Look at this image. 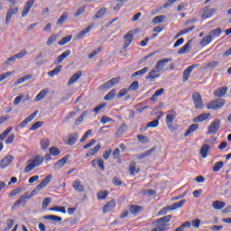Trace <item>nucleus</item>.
Wrapping results in <instances>:
<instances>
[{
	"label": "nucleus",
	"instance_id": "473e14b6",
	"mask_svg": "<svg viewBox=\"0 0 231 231\" xmlns=\"http://www.w3.org/2000/svg\"><path fill=\"white\" fill-rule=\"evenodd\" d=\"M106 13L107 8L103 7L97 12V14L93 16V19H101V17H104V15H106Z\"/></svg>",
	"mask_w": 231,
	"mask_h": 231
},
{
	"label": "nucleus",
	"instance_id": "f8f14e48",
	"mask_svg": "<svg viewBox=\"0 0 231 231\" xmlns=\"http://www.w3.org/2000/svg\"><path fill=\"white\" fill-rule=\"evenodd\" d=\"M14 162V156L7 155L0 161V169H6Z\"/></svg>",
	"mask_w": 231,
	"mask_h": 231
},
{
	"label": "nucleus",
	"instance_id": "49530a36",
	"mask_svg": "<svg viewBox=\"0 0 231 231\" xmlns=\"http://www.w3.org/2000/svg\"><path fill=\"white\" fill-rule=\"evenodd\" d=\"M47 93L48 91H46V89L41 90V92L34 98L35 102H41V100L46 97Z\"/></svg>",
	"mask_w": 231,
	"mask_h": 231
},
{
	"label": "nucleus",
	"instance_id": "a18cd8bd",
	"mask_svg": "<svg viewBox=\"0 0 231 231\" xmlns=\"http://www.w3.org/2000/svg\"><path fill=\"white\" fill-rule=\"evenodd\" d=\"M71 39H73V35H67L65 37H63L59 42L58 44L60 46H64V44H68V42H69V41H71Z\"/></svg>",
	"mask_w": 231,
	"mask_h": 231
},
{
	"label": "nucleus",
	"instance_id": "0eeeda50",
	"mask_svg": "<svg viewBox=\"0 0 231 231\" xmlns=\"http://www.w3.org/2000/svg\"><path fill=\"white\" fill-rule=\"evenodd\" d=\"M192 100L196 109H203V99L201 98V94H199V92H194L192 94Z\"/></svg>",
	"mask_w": 231,
	"mask_h": 231
},
{
	"label": "nucleus",
	"instance_id": "f03ea898",
	"mask_svg": "<svg viewBox=\"0 0 231 231\" xmlns=\"http://www.w3.org/2000/svg\"><path fill=\"white\" fill-rule=\"evenodd\" d=\"M176 116H177V114H176V110L174 109L169 110L166 115V125L170 131H174V125L172 124H174V120H176Z\"/></svg>",
	"mask_w": 231,
	"mask_h": 231
},
{
	"label": "nucleus",
	"instance_id": "aec40b11",
	"mask_svg": "<svg viewBox=\"0 0 231 231\" xmlns=\"http://www.w3.org/2000/svg\"><path fill=\"white\" fill-rule=\"evenodd\" d=\"M226 91H228V88H226V87L218 88L217 89H216L214 91V95H215V97L221 98V97H225V95H226Z\"/></svg>",
	"mask_w": 231,
	"mask_h": 231
},
{
	"label": "nucleus",
	"instance_id": "774afa93",
	"mask_svg": "<svg viewBox=\"0 0 231 231\" xmlns=\"http://www.w3.org/2000/svg\"><path fill=\"white\" fill-rule=\"evenodd\" d=\"M28 51L26 50H23L20 52H18L17 54H14V57L16 59H23V57H24V55H27Z\"/></svg>",
	"mask_w": 231,
	"mask_h": 231
},
{
	"label": "nucleus",
	"instance_id": "dca6fc26",
	"mask_svg": "<svg viewBox=\"0 0 231 231\" xmlns=\"http://www.w3.org/2000/svg\"><path fill=\"white\" fill-rule=\"evenodd\" d=\"M129 212L134 216H138L141 212H143V207L138 205H131L129 207Z\"/></svg>",
	"mask_w": 231,
	"mask_h": 231
},
{
	"label": "nucleus",
	"instance_id": "c9c22d12",
	"mask_svg": "<svg viewBox=\"0 0 231 231\" xmlns=\"http://www.w3.org/2000/svg\"><path fill=\"white\" fill-rule=\"evenodd\" d=\"M30 79H32V75H31V74L25 75V76H23V77L18 79L14 82V87H17V86H19V84H23V82H26V80H30Z\"/></svg>",
	"mask_w": 231,
	"mask_h": 231
},
{
	"label": "nucleus",
	"instance_id": "0e129e2a",
	"mask_svg": "<svg viewBox=\"0 0 231 231\" xmlns=\"http://www.w3.org/2000/svg\"><path fill=\"white\" fill-rule=\"evenodd\" d=\"M50 210H54L56 212H61L62 214H66V208L64 207L55 206L53 208H51Z\"/></svg>",
	"mask_w": 231,
	"mask_h": 231
},
{
	"label": "nucleus",
	"instance_id": "79ce46f5",
	"mask_svg": "<svg viewBox=\"0 0 231 231\" xmlns=\"http://www.w3.org/2000/svg\"><path fill=\"white\" fill-rule=\"evenodd\" d=\"M41 147L43 151H46L50 147V139L43 138L40 141Z\"/></svg>",
	"mask_w": 231,
	"mask_h": 231
},
{
	"label": "nucleus",
	"instance_id": "e433bc0d",
	"mask_svg": "<svg viewBox=\"0 0 231 231\" xmlns=\"http://www.w3.org/2000/svg\"><path fill=\"white\" fill-rule=\"evenodd\" d=\"M194 28H196V26L192 25L190 27H188L184 30L180 31L176 35H175V39H178V37H181V35H185V33H189V32H192V30H194Z\"/></svg>",
	"mask_w": 231,
	"mask_h": 231
},
{
	"label": "nucleus",
	"instance_id": "a878e982",
	"mask_svg": "<svg viewBox=\"0 0 231 231\" xmlns=\"http://www.w3.org/2000/svg\"><path fill=\"white\" fill-rule=\"evenodd\" d=\"M226 206V204L220 200H216V201H213L212 203V207L213 208H215V210H221V208H225Z\"/></svg>",
	"mask_w": 231,
	"mask_h": 231
},
{
	"label": "nucleus",
	"instance_id": "2f4dec72",
	"mask_svg": "<svg viewBox=\"0 0 231 231\" xmlns=\"http://www.w3.org/2000/svg\"><path fill=\"white\" fill-rule=\"evenodd\" d=\"M43 219H46L47 221H54L55 223L62 221V217L55 215L43 216Z\"/></svg>",
	"mask_w": 231,
	"mask_h": 231
},
{
	"label": "nucleus",
	"instance_id": "69168bd1",
	"mask_svg": "<svg viewBox=\"0 0 231 231\" xmlns=\"http://www.w3.org/2000/svg\"><path fill=\"white\" fill-rule=\"evenodd\" d=\"M138 88H140V84L138 83V81H134L128 88V89L130 91H136V89H138Z\"/></svg>",
	"mask_w": 231,
	"mask_h": 231
},
{
	"label": "nucleus",
	"instance_id": "5fc2aeb1",
	"mask_svg": "<svg viewBox=\"0 0 231 231\" xmlns=\"http://www.w3.org/2000/svg\"><path fill=\"white\" fill-rule=\"evenodd\" d=\"M88 115V111H84L82 114H81V116L78 117L74 124L75 125H79V124H82V122H84V117Z\"/></svg>",
	"mask_w": 231,
	"mask_h": 231
},
{
	"label": "nucleus",
	"instance_id": "8fccbe9b",
	"mask_svg": "<svg viewBox=\"0 0 231 231\" xmlns=\"http://www.w3.org/2000/svg\"><path fill=\"white\" fill-rule=\"evenodd\" d=\"M97 199H106V198L109 196V191H107V189H105L103 191H98L97 193Z\"/></svg>",
	"mask_w": 231,
	"mask_h": 231
},
{
	"label": "nucleus",
	"instance_id": "c756f323",
	"mask_svg": "<svg viewBox=\"0 0 231 231\" xmlns=\"http://www.w3.org/2000/svg\"><path fill=\"white\" fill-rule=\"evenodd\" d=\"M219 66V62L216 60L208 61L204 64V69H214V68H217Z\"/></svg>",
	"mask_w": 231,
	"mask_h": 231
},
{
	"label": "nucleus",
	"instance_id": "de8ad7c7",
	"mask_svg": "<svg viewBox=\"0 0 231 231\" xmlns=\"http://www.w3.org/2000/svg\"><path fill=\"white\" fill-rule=\"evenodd\" d=\"M225 163L222 161L217 162L213 166V172H219L223 169Z\"/></svg>",
	"mask_w": 231,
	"mask_h": 231
},
{
	"label": "nucleus",
	"instance_id": "603ef678",
	"mask_svg": "<svg viewBox=\"0 0 231 231\" xmlns=\"http://www.w3.org/2000/svg\"><path fill=\"white\" fill-rule=\"evenodd\" d=\"M57 37H59V34H51L49 39L47 40V46H51L57 41Z\"/></svg>",
	"mask_w": 231,
	"mask_h": 231
},
{
	"label": "nucleus",
	"instance_id": "ea45409f",
	"mask_svg": "<svg viewBox=\"0 0 231 231\" xmlns=\"http://www.w3.org/2000/svg\"><path fill=\"white\" fill-rule=\"evenodd\" d=\"M210 42H212V36L209 34L202 38L199 44L200 46H208V44H210Z\"/></svg>",
	"mask_w": 231,
	"mask_h": 231
},
{
	"label": "nucleus",
	"instance_id": "a19ab883",
	"mask_svg": "<svg viewBox=\"0 0 231 231\" xmlns=\"http://www.w3.org/2000/svg\"><path fill=\"white\" fill-rule=\"evenodd\" d=\"M129 172L131 176H134V172H140V169L136 170V162H130Z\"/></svg>",
	"mask_w": 231,
	"mask_h": 231
},
{
	"label": "nucleus",
	"instance_id": "37998d69",
	"mask_svg": "<svg viewBox=\"0 0 231 231\" xmlns=\"http://www.w3.org/2000/svg\"><path fill=\"white\" fill-rule=\"evenodd\" d=\"M172 217V215H167L165 217H162L159 219H157V221L155 223H162V225H167V223H169V221H171Z\"/></svg>",
	"mask_w": 231,
	"mask_h": 231
},
{
	"label": "nucleus",
	"instance_id": "9d476101",
	"mask_svg": "<svg viewBox=\"0 0 231 231\" xmlns=\"http://www.w3.org/2000/svg\"><path fill=\"white\" fill-rule=\"evenodd\" d=\"M123 39H124L123 49L127 50V48H129V46L131 45V42H133V39H134V35H133L131 32H128L124 35Z\"/></svg>",
	"mask_w": 231,
	"mask_h": 231
},
{
	"label": "nucleus",
	"instance_id": "7ed1b4c3",
	"mask_svg": "<svg viewBox=\"0 0 231 231\" xmlns=\"http://www.w3.org/2000/svg\"><path fill=\"white\" fill-rule=\"evenodd\" d=\"M185 203H187L186 199H182L179 202H175L171 206H168V207H165L162 209H161L159 214L161 216H165V214H167V212H169L171 210H177V208H181V206L185 205Z\"/></svg>",
	"mask_w": 231,
	"mask_h": 231
},
{
	"label": "nucleus",
	"instance_id": "a211bd4d",
	"mask_svg": "<svg viewBox=\"0 0 231 231\" xmlns=\"http://www.w3.org/2000/svg\"><path fill=\"white\" fill-rule=\"evenodd\" d=\"M116 207V203L115 202V200H110L104 206L103 214H107V212H111V210H113V208H115Z\"/></svg>",
	"mask_w": 231,
	"mask_h": 231
},
{
	"label": "nucleus",
	"instance_id": "ddd939ff",
	"mask_svg": "<svg viewBox=\"0 0 231 231\" xmlns=\"http://www.w3.org/2000/svg\"><path fill=\"white\" fill-rule=\"evenodd\" d=\"M39 115V110L34 111L32 114H31L28 117H26L22 123L19 124V127H26L33 118H35Z\"/></svg>",
	"mask_w": 231,
	"mask_h": 231
},
{
	"label": "nucleus",
	"instance_id": "864d4df0",
	"mask_svg": "<svg viewBox=\"0 0 231 231\" xmlns=\"http://www.w3.org/2000/svg\"><path fill=\"white\" fill-rule=\"evenodd\" d=\"M163 21H165V15H158L152 19V23L153 24H158L159 23H163Z\"/></svg>",
	"mask_w": 231,
	"mask_h": 231
},
{
	"label": "nucleus",
	"instance_id": "13d9d810",
	"mask_svg": "<svg viewBox=\"0 0 231 231\" xmlns=\"http://www.w3.org/2000/svg\"><path fill=\"white\" fill-rule=\"evenodd\" d=\"M86 12V5H81L79 8L77 9V11L74 14V17H79L82 15Z\"/></svg>",
	"mask_w": 231,
	"mask_h": 231
},
{
	"label": "nucleus",
	"instance_id": "5701e85b",
	"mask_svg": "<svg viewBox=\"0 0 231 231\" xmlns=\"http://www.w3.org/2000/svg\"><path fill=\"white\" fill-rule=\"evenodd\" d=\"M156 69H152L148 75L145 77L146 80H154V79H159L160 74Z\"/></svg>",
	"mask_w": 231,
	"mask_h": 231
},
{
	"label": "nucleus",
	"instance_id": "6e6d98bb",
	"mask_svg": "<svg viewBox=\"0 0 231 231\" xmlns=\"http://www.w3.org/2000/svg\"><path fill=\"white\" fill-rule=\"evenodd\" d=\"M185 228H190V222L189 221L184 222L183 224H181V226L177 227L175 231H184Z\"/></svg>",
	"mask_w": 231,
	"mask_h": 231
},
{
	"label": "nucleus",
	"instance_id": "7c9ffc66",
	"mask_svg": "<svg viewBox=\"0 0 231 231\" xmlns=\"http://www.w3.org/2000/svg\"><path fill=\"white\" fill-rule=\"evenodd\" d=\"M208 151H210V145H208V143L203 144L200 148V155L202 156V158H206L208 156Z\"/></svg>",
	"mask_w": 231,
	"mask_h": 231
},
{
	"label": "nucleus",
	"instance_id": "bb28decb",
	"mask_svg": "<svg viewBox=\"0 0 231 231\" xmlns=\"http://www.w3.org/2000/svg\"><path fill=\"white\" fill-rule=\"evenodd\" d=\"M127 131V125L123 123L116 132V136L118 138L119 136H122L125 132Z\"/></svg>",
	"mask_w": 231,
	"mask_h": 231
},
{
	"label": "nucleus",
	"instance_id": "c85d7f7f",
	"mask_svg": "<svg viewBox=\"0 0 231 231\" xmlns=\"http://www.w3.org/2000/svg\"><path fill=\"white\" fill-rule=\"evenodd\" d=\"M91 28H93V24L88 25L87 28H85L81 32H79L77 34L76 39H82V37H84V35H86V33H89V32H91Z\"/></svg>",
	"mask_w": 231,
	"mask_h": 231
},
{
	"label": "nucleus",
	"instance_id": "6e6552de",
	"mask_svg": "<svg viewBox=\"0 0 231 231\" xmlns=\"http://www.w3.org/2000/svg\"><path fill=\"white\" fill-rule=\"evenodd\" d=\"M52 178L53 177L51 175H47L42 180V182L36 186V188L32 190V192H39L40 190H42V189H44V187H46V185H48L50 181H51Z\"/></svg>",
	"mask_w": 231,
	"mask_h": 231
},
{
	"label": "nucleus",
	"instance_id": "3c124183",
	"mask_svg": "<svg viewBox=\"0 0 231 231\" xmlns=\"http://www.w3.org/2000/svg\"><path fill=\"white\" fill-rule=\"evenodd\" d=\"M148 71H149V67H144L141 70H138L134 74H132V77H140V75H145V73H147Z\"/></svg>",
	"mask_w": 231,
	"mask_h": 231
},
{
	"label": "nucleus",
	"instance_id": "2eb2a0df",
	"mask_svg": "<svg viewBox=\"0 0 231 231\" xmlns=\"http://www.w3.org/2000/svg\"><path fill=\"white\" fill-rule=\"evenodd\" d=\"M195 68H198V64L190 65L189 67H188V68L183 71V76H182L183 82H187V80H189V77H190V74L192 73V70H193Z\"/></svg>",
	"mask_w": 231,
	"mask_h": 231
},
{
	"label": "nucleus",
	"instance_id": "6ab92c4d",
	"mask_svg": "<svg viewBox=\"0 0 231 231\" xmlns=\"http://www.w3.org/2000/svg\"><path fill=\"white\" fill-rule=\"evenodd\" d=\"M71 55V51L67 50L62 54L57 57L56 60L54 61L55 64H60L64 59H67V57H69Z\"/></svg>",
	"mask_w": 231,
	"mask_h": 231
},
{
	"label": "nucleus",
	"instance_id": "9b49d317",
	"mask_svg": "<svg viewBox=\"0 0 231 231\" xmlns=\"http://www.w3.org/2000/svg\"><path fill=\"white\" fill-rule=\"evenodd\" d=\"M167 62H172V58H164V59L159 60L155 65V69L157 71H162Z\"/></svg>",
	"mask_w": 231,
	"mask_h": 231
},
{
	"label": "nucleus",
	"instance_id": "72a5a7b5",
	"mask_svg": "<svg viewBox=\"0 0 231 231\" xmlns=\"http://www.w3.org/2000/svg\"><path fill=\"white\" fill-rule=\"evenodd\" d=\"M210 113L201 114L199 116L195 117L193 122H204V120H208V118H210Z\"/></svg>",
	"mask_w": 231,
	"mask_h": 231
},
{
	"label": "nucleus",
	"instance_id": "09e8293b",
	"mask_svg": "<svg viewBox=\"0 0 231 231\" xmlns=\"http://www.w3.org/2000/svg\"><path fill=\"white\" fill-rule=\"evenodd\" d=\"M201 17H202V19H208V17H212V12L210 11V9L208 7H206L202 11Z\"/></svg>",
	"mask_w": 231,
	"mask_h": 231
},
{
	"label": "nucleus",
	"instance_id": "393cba45",
	"mask_svg": "<svg viewBox=\"0 0 231 231\" xmlns=\"http://www.w3.org/2000/svg\"><path fill=\"white\" fill-rule=\"evenodd\" d=\"M79 140V134L78 133H73L69 135V141H68V145H75L77 143V141Z\"/></svg>",
	"mask_w": 231,
	"mask_h": 231
},
{
	"label": "nucleus",
	"instance_id": "f3484780",
	"mask_svg": "<svg viewBox=\"0 0 231 231\" xmlns=\"http://www.w3.org/2000/svg\"><path fill=\"white\" fill-rule=\"evenodd\" d=\"M191 46H192V40H189L182 48H180L178 51L179 55L189 53V51H190Z\"/></svg>",
	"mask_w": 231,
	"mask_h": 231
},
{
	"label": "nucleus",
	"instance_id": "1a4fd4ad",
	"mask_svg": "<svg viewBox=\"0 0 231 231\" xmlns=\"http://www.w3.org/2000/svg\"><path fill=\"white\" fill-rule=\"evenodd\" d=\"M35 192H32L31 195H28V193H25L23 196H22L18 200L14 202V204L12 206V208H17L19 205H23V203H26V199H30L34 196Z\"/></svg>",
	"mask_w": 231,
	"mask_h": 231
},
{
	"label": "nucleus",
	"instance_id": "4d7b16f0",
	"mask_svg": "<svg viewBox=\"0 0 231 231\" xmlns=\"http://www.w3.org/2000/svg\"><path fill=\"white\" fill-rule=\"evenodd\" d=\"M50 154H51L52 156H59V154H60V150L55 146L51 147L49 149Z\"/></svg>",
	"mask_w": 231,
	"mask_h": 231
},
{
	"label": "nucleus",
	"instance_id": "4be33fe9",
	"mask_svg": "<svg viewBox=\"0 0 231 231\" xmlns=\"http://www.w3.org/2000/svg\"><path fill=\"white\" fill-rule=\"evenodd\" d=\"M73 189L77 190V192H84L86 189L84 188V185L80 183V180L77 179L73 183H72Z\"/></svg>",
	"mask_w": 231,
	"mask_h": 231
},
{
	"label": "nucleus",
	"instance_id": "e2e57ef3",
	"mask_svg": "<svg viewBox=\"0 0 231 231\" xmlns=\"http://www.w3.org/2000/svg\"><path fill=\"white\" fill-rule=\"evenodd\" d=\"M115 95H116V90L112 89L108 94L105 96V99L113 100V98H115Z\"/></svg>",
	"mask_w": 231,
	"mask_h": 231
},
{
	"label": "nucleus",
	"instance_id": "423d86ee",
	"mask_svg": "<svg viewBox=\"0 0 231 231\" xmlns=\"http://www.w3.org/2000/svg\"><path fill=\"white\" fill-rule=\"evenodd\" d=\"M220 125H221V120L220 119L214 120L208 126V134H216V132L219 131Z\"/></svg>",
	"mask_w": 231,
	"mask_h": 231
},
{
	"label": "nucleus",
	"instance_id": "b1692460",
	"mask_svg": "<svg viewBox=\"0 0 231 231\" xmlns=\"http://www.w3.org/2000/svg\"><path fill=\"white\" fill-rule=\"evenodd\" d=\"M82 77V72L78 71L76 72L68 81V86H71V84H75Z\"/></svg>",
	"mask_w": 231,
	"mask_h": 231
},
{
	"label": "nucleus",
	"instance_id": "58836bf2",
	"mask_svg": "<svg viewBox=\"0 0 231 231\" xmlns=\"http://www.w3.org/2000/svg\"><path fill=\"white\" fill-rule=\"evenodd\" d=\"M62 69V65L57 66L53 70L48 72L49 77L53 78L55 75H59Z\"/></svg>",
	"mask_w": 231,
	"mask_h": 231
},
{
	"label": "nucleus",
	"instance_id": "052dcab7",
	"mask_svg": "<svg viewBox=\"0 0 231 231\" xmlns=\"http://www.w3.org/2000/svg\"><path fill=\"white\" fill-rule=\"evenodd\" d=\"M12 129L13 127H8L2 134H0V141L5 140V138H6V135L12 133Z\"/></svg>",
	"mask_w": 231,
	"mask_h": 231
},
{
	"label": "nucleus",
	"instance_id": "338daca9",
	"mask_svg": "<svg viewBox=\"0 0 231 231\" xmlns=\"http://www.w3.org/2000/svg\"><path fill=\"white\" fill-rule=\"evenodd\" d=\"M42 124H43L42 122L38 121V122L34 123V124L31 126L30 130H31V131H37V129H39V127H42Z\"/></svg>",
	"mask_w": 231,
	"mask_h": 231
},
{
	"label": "nucleus",
	"instance_id": "4c0bfd02",
	"mask_svg": "<svg viewBox=\"0 0 231 231\" xmlns=\"http://www.w3.org/2000/svg\"><path fill=\"white\" fill-rule=\"evenodd\" d=\"M157 224L156 227L152 228L151 231H167V226L169 224H162V223H155Z\"/></svg>",
	"mask_w": 231,
	"mask_h": 231
},
{
	"label": "nucleus",
	"instance_id": "c03bdc74",
	"mask_svg": "<svg viewBox=\"0 0 231 231\" xmlns=\"http://www.w3.org/2000/svg\"><path fill=\"white\" fill-rule=\"evenodd\" d=\"M68 20V13H63L61 16L58 19L56 22V24L58 26H60V24H64V23Z\"/></svg>",
	"mask_w": 231,
	"mask_h": 231
},
{
	"label": "nucleus",
	"instance_id": "4468645a",
	"mask_svg": "<svg viewBox=\"0 0 231 231\" xmlns=\"http://www.w3.org/2000/svg\"><path fill=\"white\" fill-rule=\"evenodd\" d=\"M33 3H35V0H28L25 3V5L22 12V17H26L28 14H30V10H32V7L33 6Z\"/></svg>",
	"mask_w": 231,
	"mask_h": 231
},
{
	"label": "nucleus",
	"instance_id": "20e7f679",
	"mask_svg": "<svg viewBox=\"0 0 231 231\" xmlns=\"http://www.w3.org/2000/svg\"><path fill=\"white\" fill-rule=\"evenodd\" d=\"M225 104H226L225 99L217 98V99L210 101L207 105V109H214V110L221 109V107H223V106H225Z\"/></svg>",
	"mask_w": 231,
	"mask_h": 231
},
{
	"label": "nucleus",
	"instance_id": "f704fd0d",
	"mask_svg": "<svg viewBox=\"0 0 231 231\" xmlns=\"http://www.w3.org/2000/svg\"><path fill=\"white\" fill-rule=\"evenodd\" d=\"M198 127H199V125L198 124H193L191 125L188 130L186 131L184 136L187 137V136H189V134H192V133H194L195 131H197Z\"/></svg>",
	"mask_w": 231,
	"mask_h": 231
},
{
	"label": "nucleus",
	"instance_id": "412c9836",
	"mask_svg": "<svg viewBox=\"0 0 231 231\" xmlns=\"http://www.w3.org/2000/svg\"><path fill=\"white\" fill-rule=\"evenodd\" d=\"M68 160H69V155H66L62 159L59 160L54 164L55 169H60V168L64 167V165H66V163H68Z\"/></svg>",
	"mask_w": 231,
	"mask_h": 231
},
{
	"label": "nucleus",
	"instance_id": "bf43d9fd",
	"mask_svg": "<svg viewBox=\"0 0 231 231\" xmlns=\"http://www.w3.org/2000/svg\"><path fill=\"white\" fill-rule=\"evenodd\" d=\"M221 28H217L215 30H212L210 32H209V35H211L212 39L214 37H219V35H221Z\"/></svg>",
	"mask_w": 231,
	"mask_h": 231
},
{
	"label": "nucleus",
	"instance_id": "cd10ccee",
	"mask_svg": "<svg viewBox=\"0 0 231 231\" xmlns=\"http://www.w3.org/2000/svg\"><path fill=\"white\" fill-rule=\"evenodd\" d=\"M100 149H102V144L98 143L94 148L88 150L86 156L87 157L93 156L94 154H97V152H98V151H100Z\"/></svg>",
	"mask_w": 231,
	"mask_h": 231
},
{
	"label": "nucleus",
	"instance_id": "39448f33",
	"mask_svg": "<svg viewBox=\"0 0 231 231\" xmlns=\"http://www.w3.org/2000/svg\"><path fill=\"white\" fill-rule=\"evenodd\" d=\"M18 12H19V7H15L14 6V5H10L5 16V24H10V21H12V17L17 14Z\"/></svg>",
	"mask_w": 231,
	"mask_h": 231
},
{
	"label": "nucleus",
	"instance_id": "680f3d73",
	"mask_svg": "<svg viewBox=\"0 0 231 231\" xmlns=\"http://www.w3.org/2000/svg\"><path fill=\"white\" fill-rule=\"evenodd\" d=\"M158 125H160V121H158V119H155L147 123L146 129H149V127H158Z\"/></svg>",
	"mask_w": 231,
	"mask_h": 231
},
{
	"label": "nucleus",
	"instance_id": "f257e3e1",
	"mask_svg": "<svg viewBox=\"0 0 231 231\" xmlns=\"http://www.w3.org/2000/svg\"><path fill=\"white\" fill-rule=\"evenodd\" d=\"M42 162H44V157L42 155H35L32 159L27 161V165L23 170V172H31L33 171L35 167H39V165H42Z\"/></svg>",
	"mask_w": 231,
	"mask_h": 231
}]
</instances>
